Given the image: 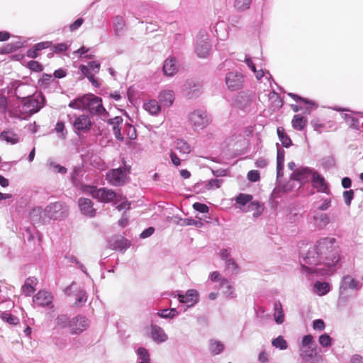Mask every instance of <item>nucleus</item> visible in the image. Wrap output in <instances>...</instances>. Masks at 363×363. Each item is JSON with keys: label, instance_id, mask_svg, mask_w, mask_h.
<instances>
[{"label": "nucleus", "instance_id": "15", "mask_svg": "<svg viewBox=\"0 0 363 363\" xmlns=\"http://www.w3.org/2000/svg\"><path fill=\"white\" fill-rule=\"evenodd\" d=\"M35 91V87L30 84L25 83H18L15 88L14 94L21 99H27L32 96Z\"/></svg>", "mask_w": 363, "mask_h": 363}, {"label": "nucleus", "instance_id": "33", "mask_svg": "<svg viewBox=\"0 0 363 363\" xmlns=\"http://www.w3.org/2000/svg\"><path fill=\"white\" fill-rule=\"evenodd\" d=\"M87 95H84L70 101L69 106L74 109L84 110L86 109V104H87Z\"/></svg>", "mask_w": 363, "mask_h": 363}, {"label": "nucleus", "instance_id": "60", "mask_svg": "<svg viewBox=\"0 0 363 363\" xmlns=\"http://www.w3.org/2000/svg\"><path fill=\"white\" fill-rule=\"evenodd\" d=\"M193 208L194 210L201 213H208L209 210L208 207L206 204L198 202L193 204Z\"/></svg>", "mask_w": 363, "mask_h": 363}, {"label": "nucleus", "instance_id": "32", "mask_svg": "<svg viewBox=\"0 0 363 363\" xmlns=\"http://www.w3.org/2000/svg\"><path fill=\"white\" fill-rule=\"evenodd\" d=\"M330 290V285L327 282L316 281L313 286L314 292L318 296L325 295Z\"/></svg>", "mask_w": 363, "mask_h": 363}, {"label": "nucleus", "instance_id": "53", "mask_svg": "<svg viewBox=\"0 0 363 363\" xmlns=\"http://www.w3.org/2000/svg\"><path fill=\"white\" fill-rule=\"evenodd\" d=\"M1 318L3 320L11 325H16L18 323V319L16 317L7 313H2L1 314Z\"/></svg>", "mask_w": 363, "mask_h": 363}, {"label": "nucleus", "instance_id": "46", "mask_svg": "<svg viewBox=\"0 0 363 363\" xmlns=\"http://www.w3.org/2000/svg\"><path fill=\"white\" fill-rule=\"evenodd\" d=\"M157 315L162 318H173L178 315V311L174 308H166L159 311Z\"/></svg>", "mask_w": 363, "mask_h": 363}, {"label": "nucleus", "instance_id": "59", "mask_svg": "<svg viewBox=\"0 0 363 363\" xmlns=\"http://www.w3.org/2000/svg\"><path fill=\"white\" fill-rule=\"evenodd\" d=\"M289 96H291V98H293L296 101H302V102L305 103L306 104H309V105L313 106L314 108H315L317 107V106L315 105V104L314 102L309 101L306 100V99L301 98V96H298L294 94L289 93Z\"/></svg>", "mask_w": 363, "mask_h": 363}, {"label": "nucleus", "instance_id": "10", "mask_svg": "<svg viewBox=\"0 0 363 363\" xmlns=\"http://www.w3.org/2000/svg\"><path fill=\"white\" fill-rule=\"evenodd\" d=\"M89 327V320L84 315H77L71 319L69 331L72 335H78Z\"/></svg>", "mask_w": 363, "mask_h": 363}, {"label": "nucleus", "instance_id": "42", "mask_svg": "<svg viewBox=\"0 0 363 363\" xmlns=\"http://www.w3.org/2000/svg\"><path fill=\"white\" fill-rule=\"evenodd\" d=\"M252 200V196L250 194H240L235 199V201L240 205V209L245 208L247 205Z\"/></svg>", "mask_w": 363, "mask_h": 363}, {"label": "nucleus", "instance_id": "24", "mask_svg": "<svg viewBox=\"0 0 363 363\" xmlns=\"http://www.w3.org/2000/svg\"><path fill=\"white\" fill-rule=\"evenodd\" d=\"M108 124L112 126V129L116 138L118 140H123V136L121 133V127L123 118L121 116H116L108 120Z\"/></svg>", "mask_w": 363, "mask_h": 363}, {"label": "nucleus", "instance_id": "48", "mask_svg": "<svg viewBox=\"0 0 363 363\" xmlns=\"http://www.w3.org/2000/svg\"><path fill=\"white\" fill-rule=\"evenodd\" d=\"M123 134L130 140L135 139L137 137L136 130L133 125L125 123L123 127Z\"/></svg>", "mask_w": 363, "mask_h": 363}, {"label": "nucleus", "instance_id": "56", "mask_svg": "<svg viewBox=\"0 0 363 363\" xmlns=\"http://www.w3.org/2000/svg\"><path fill=\"white\" fill-rule=\"evenodd\" d=\"M70 45H71L70 43H58L53 47V51L56 53L62 52L64 51H66L68 49V48L70 46Z\"/></svg>", "mask_w": 363, "mask_h": 363}, {"label": "nucleus", "instance_id": "17", "mask_svg": "<svg viewBox=\"0 0 363 363\" xmlns=\"http://www.w3.org/2000/svg\"><path fill=\"white\" fill-rule=\"evenodd\" d=\"M313 172H314L308 167H300L292 173L291 179L301 183H305L310 179H312V174Z\"/></svg>", "mask_w": 363, "mask_h": 363}, {"label": "nucleus", "instance_id": "63", "mask_svg": "<svg viewBox=\"0 0 363 363\" xmlns=\"http://www.w3.org/2000/svg\"><path fill=\"white\" fill-rule=\"evenodd\" d=\"M247 179L252 182H257L259 179V173L257 170H250L247 173Z\"/></svg>", "mask_w": 363, "mask_h": 363}, {"label": "nucleus", "instance_id": "45", "mask_svg": "<svg viewBox=\"0 0 363 363\" xmlns=\"http://www.w3.org/2000/svg\"><path fill=\"white\" fill-rule=\"evenodd\" d=\"M47 166L49 169L54 172H58L60 174H65L67 172V169L65 167H62L58 164H57L52 159H49L47 162Z\"/></svg>", "mask_w": 363, "mask_h": 363}, {"label": "nucleus", "instance_id": "21", "mask_svg": "<svg viewBox=\"0 0 363 363\" xmlns=\"http://www.w3.org/2000/svg\"><path fill=\"white\" fill-rule=\"evenodd\" d=\"M313 186L319 192L327 193L328 184L325 179L317 172H314L312 174L311 179Z\"/></svg>", "mask_w": 363, "mask_h": 363}, {"label": "nucleus", "instance_id": "14", "mask_svg": "<svg viewBox=\"0 0 363 363\" xmlns=\"http://www.w3.org/2000/svg\"><path fill=\"white\" fill-rule=\"evenodd\" d=\"M178 300L179 303L188 304V307L194 306L199 302V294L196 289H189L184 295L178 294Z\"/></svg>", "mask_w": 363, "mask_h": 363}, {"label": "nucleus", "instance_id": "25", "mask_svg": "<svg viewBox=\"0 0 363 363\" xmlns=\"http://www.w3.org/2000/svg\"><path fill=\"white\" fill-rule=\"evenodd\" d=\"M143 107L152 116H157L161 112V106L155 99L149 100L144 103Z\"/></svg>", "mask_w": 363, "mask_h": 363}, {"label": "nucleus", "instance_id": "16", "mask_svg": "<svg viewBox=\"0 0 363 363\" xmlns=\"http://www.w3.org/2000/svg\"><path fill=\"white\" fill-rule=\"evenodd\" d=\"M78 205L83 215L89 218L96 216V210L93 207V203L89 199L80 198L78 201Z\"/></svg>", "mask_w": 363, "mask_h": 363}, {"label": "nucleus", "instance_id": "23", "mask_svg": "<svg viewBox=\"0 0 363 363\" xmlns=\"http://www.w3.org/2000/svg\"><path fill=\"white\" fill-rule=\"evenodd\" d=\"M150 336L157 343L164 342L168 338L164 330L161 327L156 325L151 326Z\"/></svg>", "mask_w": 363, "mask_h": 363}, {"label": "nucleus", "instance_id": "41", "mask_svg": "<svg viewBox=\"0 0 363 363\" xmlns=\"http://www.w3.org/2000/svg\"><path fill=\"white\" fill-rule=\"evenodd\" d=\"M315 224L319 228L325 227L329 223V218L326 213H318L313 216Z\"/></svg>", "mask_w": 363, "mask_h": 363}, {"label": "nucleus", "instance_id": "47", "mask_svg": "<svg viewBox=\"0 0 363 363\" xmlns=\"http://www.w3.org/2000/svg\"><path fill=\"white\" fill-rule=\"evenodd\" d=\"M138 355V363H150V354L148 351L144 347H139L137 350Z\"/></svg>", "mask_w": 363, "mask_h": 363}, {"label": "nucleus", "instance_id": "37", "mask_svg": "<svg viewBox=\"0 0 363 363\" xmlns=\"http://www.w3.org/2000/svg\"><path fill=\"white\" fill-rule=\"evenodd\" d=\"M0 138L11 144H16L19 140L18 135L10 130L2 132Z\"/></svg>", "mask_w": 363, "mask_h": 363}, {"label": "nucleus", "instance_id": "50", "mask_svg": "<svg viewBox=\"0 0 363 363\" xmlns=\"http://www.w3.org/2000/svg\"><path fill=\"white\" fill-rule=\"evenodd\" d=\"M253 72L255 74V77L257 80H261L262 78H264L268 83L269 84V86H271L272 77V75L269 72H264L262 69H255V71H253Z\"/></svg>", "mask_w": 363, "mask_h": 363}, {"label": "nucleus", "instance_id": "38", "mask_svg": "<svg viewBox=\"0 0 363 363\" xmlns=\"http://www.w3.org/2000/svg\"><path fill=\"white\" fill-rule=\"evenodd\" d=\"M79 69L82 73L89 79V81L95 87H99V84L97 80L94 78V74L89 72V69L87 66L84 65H81L79 66Z\"/></svg>", "mask_w": 363, "mask_h": 363}, {"label": "nucleus", "instance_id": "64", "mask_svg": "<svg viewBox=\"0 0 363 363\" xmlns=\"http://www.w3.org/2000/svg\"><path fill=\"white\" fill-rule=\"evenodd\" d=\"M343 197L345 199V202L347 205H350L351 201L354 197V192L352 190L345 191L343 193Z\"/></svg>", "mask_w": 363, "mask_h": 363}, {"label": "nucleus", "instance_id": "36", "mask_svg": "<svg viewBox=\"0 0 363 363\" xmlns=\"http://www.w3.org/2000/svg\"><path fill=\"white\" fill-rule=\"evenodd\" d=\"M220 287L223 289V292L227 298H233L235 297L234 289L232 287V286L229 284L227 279H222L220 283Z\"/></svg>", "mask_w": 363, "mask_h": 363}, {"label": "nucleus", "instance_id": "54", "mask_svg": "<svg viewBox=\"0 0 363 363\" xmlns=\"http://www.w3.org/2000/svg\"><path fill=\"white\" fill-rule=\"evenodd\" d=\"M55 130L57 133H60V135H59L60 138L64 139L65 138V123L62 121H58L55 125Z\"/></svg>", "mask_w": 363, "mask_h": 363}, {"label": "nucleus", "instance_id": "35", "mask_svg": "<svg viewBox=\"0 0 363 363\" xmlns=\"http://www.w3.org/2000/svg\"><path fill=\"white\" fill-rule=\"evenodd\" d=\"M174 147L182 154H189L191 147L187 142L182 139H177L174 143Z\"/></svg>", "mask_w": 363, "mask_h": 363}, {"label": "nucleus", "instance_id": "49", "mask_svg": "<svg viewBox=\"0 0 363 363\" xmlns=\"http://www.w3.org/2000/svg\"><path fill=\"white\" fill-rule=\"evenodd\" d=\"M252 3V0H235L234 7L239 11H243L248 9Z\"/></svg>", "mask_w": 363, "mask_h": 363}, {"label": "nucleus", "instance_id": "39", "mask_svg": "<svg viewBox=\"0 0 363 363\" xmlns=\"http://www.w3.org/2000/svg\"><path fill=\"white\" fill-rule=\"evenodd\" d=\"M115 250L125 251L130 246V242L125 238H118L112 244Z\"/></svg>", "mask_w": 363, "mask_h": 363}, {"label": "nucleus", "instance_id": "12", "mask_svg": "<svg viewBox=\"0 0 363 363\" xmlns=\"http://www.w3.org/2000/svg\"><path fill=\"white\" fill-rule=\"evenodd\" d=\"M244 77L241 73L231 72L227 74L225 84L230 90H238L242 87Z\"/></svg>", "mask_w": 363, "mask_h": 363}, {"label": "nucleus", "instance_id": "27", "mask_svg": "<svg viewBox=\"0 0 363 363\" xmlns=\"http://www.w3.org/2000/svg\"><path fill=\"white\" fill-rule=\"evenodd\" d=\"M37 283H38V280L36 278H35V277L28 278L26 280L25 284L22 287L23 293L27 296H30L35 291V288L37 285Z\"/></svg>", "mask_w": 363, "mask_h": 363}, {"label": "nucleus", "instance_id": "55", "mask_svg": "<svg viewBox=\"0 0 363 363\" xmlns=\"http://www.w3.org/2000/svg\"><path fill=\"white\" fill-rule=\"evenodd\" d=\"M89 69V72H91L92 74H98L100 71V63L96 62V61H91L88 62V65H86Z\"/></svg>", "mask_w": 363, "mask_h": 363}, {"label": "nucleus", "instance_id": "1", "mask_svg": "<svg viewBox=\"0 0 363 363\" xmlns=\"http://www.w3.org/2000/svg\"><path fill=\"white\" fill-rule=\"evenodd\" d=\"M335 242V239L333 238H324L318 241L301 261L302 272L306 275L330 274L332 268L339 261L337 252L334 247Z\"/></svg>", "mask_w": 363, "mask_h": 363}, {"label": "nucleus", "instance_id": "20", "mask_svg": "<svg viewBox=\"0 0 363 363\" xmlns=\"http://www.w3.org/2000/svg\"><path fill=\"white\" fill-rule=\"evenodd\" d=\"M223 179H212L207 182H201L196 184L193 186V191L194 192L201 191L200 189H197V188L199 186H203V189H207L208 191L215 189H218L223 184Z\"/></svg>", "mask_w": 363, "mask_h": 363}, {"label": "nucleus", "instance_id": "7", "mask_svg": "<svg viewBox=\"0 0 363 363\" xmlns=\"http://www.w3.org/2000/svg\"><path fill=\"white\" fill-rule=\"evenodd\" d=\"M87 104H86V109L94 115L100 116L105 120L108 116V113L103 106L102 99L100 97L93 94L87 95Z\"/></svg>", "mask_w": 363, "mask_h": 363}, {"label": "nucleus", "instance_id": "57", "mask_svg": "<svg viewBox=\"0 0 363 363\" xmlns=\"http://www.w3.org/2000/svg\"><path fill=\"white\" fill-rule=\"evenodd\" d=\"M319 343L323 347H329L331 345V338L328 334H323L319 337Z\"/></svg>", "mask_w": 363, "mask_h": 363}, {"label": "nucleus", "instance_id": "6", "mask_svg": "<svg viewBox=\"0 0 363 363\" xmlns=\"http://www.w3.org/2000/svg\"><path fill=\"white\" fill-rule=\"evenodd\" d=\"M45 98L41 94L34 95L27 99L23 104V113L28 118L33 114L38 112L44 106Z\"/></svg>", "mask_w": 363, "mask_h": 363}, {"label": "nucleus", "instance_id": "30", "mask_svg": "<svg viewBox=\"0 0 363 363\" xmlns=\"http://www.w3.org/2000/svg\"><path fill=\"white\" fill-rule=\"evenodd\" d=\"M274 319L276 323L282 324L284 322V314L280 301H276L274 306Z\"/></svg>", "mask_w": 363, "mask_h": 363}, {"label": "nucleus", "instance_id": "62", "mask_svg": "<svg viewBox=\"0 0 363 363\" xmlns=\"http://www.w3.org/2000/svg\"><path fill=\"white\" fill-rule=\"evenodd\" d=\"M284 150L281 148L277 150V165H284Z\"/></svg>", "mask_w": 363, "mask_h": 363}, {"label": "nucleus", "instance_id": "51", "mask_svg": "<svg viewBox=\"0 0 363 363\" xmlns=\"http://www.w3.org/2000/svg\"><path fill=\"white\" fill-rule=\"evenodd\" d=\"M272 345L279 350H284L287 349L288 345L286 341L284 339L282 336H279L277 338H274L272 341Z\"/></svg>", "mask_w": 363, "mask_h": 363}, {"label": "nucleus", "instance_id": "22", "mask_svg": "<svg viewBox=\"0 0 363 363\" xmlns=\"http://www.w3.org/2000/svg\"><path fill=\"white\" fill-rule=\"evenodd\" d=\"M301 357L306 362L320 363L323 361L322 356L318 354L315 350H305L300 354Z\"/></svg>", "mask_w": 363, "mask_h": 363}, {"label": "nucleus", "instance_id": "44", "mask_svg": "<svg viewBox=\"0 0 363 363\" xmlns=\"http://www.w3.org/2000/svg\"><path fill=\"white\" fill-rule=\"evenodd\" d=\"M277 135L283 146L289 147L291 145L290 138L285 133L284 129L281 127L277 128Z\"/></svg>", "mask_w": 363, "mask_h": 363}, {"label": "nucleus", "instance_id": "61", "mask_svg": "<svg viewBox=\"0 0 363 363\" xmlns=\"http://www.w3.org/2000/svg\"><path fill=\"white\" fill-rule=\"evenodd\" d=\"M118 199L121 200L120 201H121V203L116 206V208L118 211L128 210L130 208V203L128 200L125 199L123 201V199L121 196H119Z\"/></svg>", "mask_w": 363, "mask_h": 363}, {"label": "nucleus", "instance_id": "5", "mask_svg": "<svg viewBox=\"0 0 363 363\" xmlns=\"http://www.w3.org/2000/svg\"><path fill=\"white\" fill-rule=\"evenodd\" d=\"M211 44L208 32L201 30L196 36L195 52L199 57L206 58L210 55Z\"/></svg>", "mask_w": 363, "mask_h": 363}, {"label": "nucleus", "instance_id": "26", "mask_svg": "<svg viewBox=\"0 0 363 363\" xmlns=\"http://www.w3.org/2000/svg\"><path fill=\"white\" fill-rule=\"evenodd\" d=\"M263 207L261 206L259 201H251L245 208H242L243 212H251L254 211L253 216L257 218L263 212Z\"/></svg>", "mask_w": 363, "mask_h": 363}, {"label": "nucleus", "instance_id": "58", "mask_svg": "<svg viewBox=\"0 0 363 363\" xmlns=\"http://www.w3.org/2000/svg\"><path fill=\"white\" fill-rule=\"evenodd\" d=\"M8 110L7 99L5 96L0 94V112L5 113Z\"/></svg>", "mask_w": 363, "mask_h": 363}, {"label": "nucleus", "instance_id": "18", "mask_svg": "<svg viewBox=\"0 0 363 363\" xmlns=\"http://www.w3.org/2000/svg\"><path fill=\"white\" fill-rule=\"evenodd\" d=\"M162 71L164 74L167 77L174 76L178 71V65L176 59L173 57L167 58L164 62Z\"/></svg>", "mask_w": 363, "mask_h": 363}, {"label": "nucleus", "instance_id": "4", "mask_svg": "<svg viewBox=\"0 0 363 363\" xmlns=\"http://www.w3.org/2000/svg\"><path fill=\"white\" fill-rule=\"evenodd\" d=\"M188 122L195 131H199L208 125L210 119L206 111L196 109L189 113Z\"/></svg>", "mask_w": 363, "mask_h": 363}, {"label": "nucleus", "instance_id": "13", "mask_svg": "<svg viewBox=\"0 0 363 363\" xmlns=\"http://www.w3.org/2000/svg\"><path fill=\"white\" fill-rule=\"evenodd\" d=\"M73 126L77 134L80 133H86L91 128V122L88 116L83 114L74 118L73 121Z\"/></svg>", "mask_w": 363, "mask_h": 363}, {"label": "nucleus", "instance_id": "43", "mask_svg": "<svg viewBox=\"0 0 363 363\" xmlns=\"http://www.w3.org/2000/svg\"><path fill=\"white\" fill-rule=\"evenodd\" d=\"M55 322L57 327L60 328L68 327L69 328V323L71 322V319H69L67 315L61 314L57 315Z\"/></svg>", "mask_w": 363, "mask_h": 363}, {"label": "nucleus", "instance_id": "3", "mask_svg": "<svg viewBox=\"0 0 363 363\" xmlns=\"http://www.w3.org/2000/svg\"><path fill=\"white\" fill-rule=\"evenodd\" d=\"M361 284L359 281L350 275L342 277L339 286V297L343 300H347L350 298L354 291L361 289Z\"/></svg>", "mask_w": 363, "mask_h": 363}, {"label": "nucleus", "instance_id": "2", "mask_svg": "<svg viewBox=\"0 0 363 363\" xmlns=\"http://www.w3.org/2000/svg\"><path fill=\"white\" fill-rule=\"evenodd\" d=\"M82 191L84 193L89 194L93 198L103 203H109L114 199L116 201H121L119 195H117L112 189L107 188L97 189L93 186H84L82 187Z\"/></svg>", "mask_w": 363, "mask_h": 363}, {"label": "nucleus", "instance_id": "11", "mask_svg": "<svg viewBox=\"0 0 363 363\" xmlns=\"http://www.w3.org/2000/svg\"><path fill=\"white\" fill-rule=\"evenodd\" d=\"M53 296L52 294L47 291H39L33 297V303L40 307H48L52 308Z\"/></svg>", "mask_w": 363, "mask_h": 363}, {"label": "nucleus", "instance_id": "29", "mask_svg": "<svg viewBox=\"0 0 363 363\" xmlns=\"http://www.w3.org/2000/svg\"><path fill=\"white\" fill-rule=\"evenodd\" d=\"M209 351L213 355L220 354L225 348L223 343L217 340L211 339L209 340Z\"/></svg>", "mask_w": 363, "mask_h": 363}, {"label": "nucleus", "instance_id": "19", "mask_svg": "<svg viewBox=\"0 0 363 363\" xmlns=\"http://www.w3.org/2000/svg\"><path fill=\"white\" fill-rule=\"evenodd\" d=\"M160 103L164 107H170L174 101V93L171 89L162 90L158 95Z\"/></svg>", "mask_w": 363, "mask_h": 363}, {"label": "nucleus", "instance_id": "9", "mask_svg": "<svg viewBox=\"0 0 363 363\" xmlns=\"http://www.w3.org/2000/svg\"><path fill=\"white\" fill-rule=\"evenodd\" d=\"M47 215L54 219H62L68 214L67 207L60 202L50 204L45 209Z\"/></svg>", "mask_w": 363, "mask_h": 363}, {"label": "nucleus", "instance_id": "34", "mask_svg": "<svg viewBox=\"0 0 363 363\" xmlns=\"http://www.w3.org/2000/svg\"><path fill=\"white\" fill-rule=\"evenodd\" d=\"M306 123L307 119L300 114L295 115L291 121L292 127L297 130H302L305 128Z\"/></svg>", "mask_w": 363, "mask_h": 363}, {"label": "nucleus", "instance_id": "28", "mask_svg": "<svg viewBox=\"0 0 363 363\" xmlns=\"http://www.w3.org/2000/svg\"><path fill=\"white\" fill-rule=\"evenodd\" d=\"M183 91L187 97L192 99L199 96L201 94V88L199 86L196 84H194L191 86L190 83H187L184 85Z\"/></svg>", "mask_w": 363, "mask_h": 363}, {"label": "nucleus", "instance_id": "8", "mask_svg": "<svg viewBox=\"0 0 363 363\" xmlns=\"http://www.w3.org/2000/svg\"><path fill=\"white\" fill-rule=\"evenodd\" d=\"M129 169L123 167L113 169L106 174V179L113 186H121L124 184Z\"/></svg>", "mask_w": 363, "mask_h": 363}, {"label": "nucleus", "instance_id": "52", "mask_svg": "<svg viewBox=\"0 0 363 363\" xmlns=\"http://www.w3.org/2000/svg\"><path fill=\"white\" fill-rule=\"evenodd\" d=\"M342 118L349 123L350 127L354 129H358L359 120L350 114L344 113L342 115Z\"/></svg>", "mask_w": 363, "mask_h": 363}, {"label": "nucleus", "instance_id": "31", "mask_svg": "<svg viewBox=\"0 0 363 363\" xmlns=\"http://www.w3.org/2000/svg\"><path fill=\"white\" fill-rule=\"evenodd\" d=\"M7 112L10 117L14 118L19 120H26L27 117L24 115L23 113V107L20 105L17 106H14L10 109L7 110Z\"/></svg>", "mask_w": 363, "mask_h": 363}, {"label": "nucleus", "instance_id": "40", "mask_svg": "<svg viewBox=\"0 0 363 363\" xmlns=\"http://www.w3.org/2000/svg\"><path fill=\"white\" fill-rule=\"evenodd\" d=\"M125 21L122 16H116L113 18V29L115 34L118 35L124 29Z\"/></svg>", "mask_w": 363, "mask_h": 363}]
</instances>
